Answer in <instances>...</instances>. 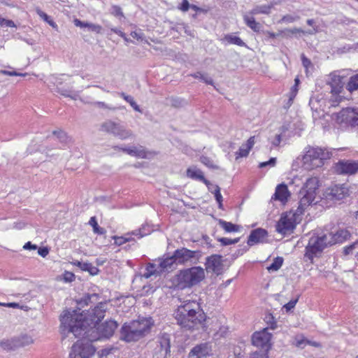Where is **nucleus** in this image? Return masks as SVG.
Returning <instances> with one entry per match:
<instances>
[{
    "instance_id": "obj_64",
    "label": "nucleus",
    "mask_w": 358,
    "mask_h": 358,
    "mask_svg": "<svg viewBox=\"0 0 358 358\" xmlns=\"http://www.w3.org/2000/svg\"><path fill=\"white\" fill-rule=\"evenodd\" d=\"M308 343H310V341L303 338L301 339L296 340V345L299 348H303Z\"/></svg>"
},
{
    "instance_id": "obj_42",
    "label": "nucleus",
    "mask_w": 358,
    "mask_h": 358,
    "mask_svg": "<svg viewBox=\"0 0 358 358\" xmlns=\"http://www.w3.org/2000/svg\"><path fill=\"white\" fill-rule=\"evenodd\" d=\"M159 272L156 269V265L153 263H149L145 268V271L143 276L145 278H149L153 275H157Z\"/></svg>"
},
{
    "instance_id": "obj_23",
    "label": "nucleus",
    "mask_w": 358,
    "mask_h": 358,
    "mask_svg": "<svg viewBox=\"0 0 358 358\" xmlns=\"http://www.w3.org/2000/svg\"><path fill=\"white\" fill-rule=\"evenodd\" d=\"M115 148L122 150L124 152L138 158L145 159L148 157V152L142 145L131 146L129 148L115 146Z\"/></svg>"
},
{
    "instance_id": "obj_59",
    "label": "nucleus",
    "mask_w": 358,
    "mask_h": 358,
    "mask_svg": "<svg viewBox=\"0 0 358 358\" xmlns=\"http://www.w3.org/2000/svg\"><path fill=\"white\" fill-rule=\"evenodd\" d=\"M250 358H268L266 352L255 351L250 355Z\"/></svg>"
},
{
    "instance_id": "obj_17",
    "label": "nucleus",
    "mask_w": 358,
    "mask_h": 358,
    "mask_svg": "<svg viewBox=\"0 0 358 358\" xmlns=\"http://www.w3.org/2000/svg\"><path fill=\"white\" fill-rule=\"evenodd\" d=\"M157 346L155 348L156 352H159L163 358H168L171 356V336L167 333L159 335L157 338Z\"/></svg>"
},
{
    "instance_id": "obj_46",
    "label": "nucleus",
    "mask_w": 358,
    "mask_h": 358,
    "mask_svg": "<svg viewBox=\"0 0 358 358\" xmlns=\"http://www.w3.org/2000/svg\"><path fill=\"white\" fill-rule=\"evenodd\" d=\"M193 4L190 3L188 0H182L178 6V9L183 13L187 12L189 9H192Z\"/></svg>"
},
{
    "instance_id": "obj_12",
    "label": "nucleus",
    "mask_w": 358,
    "mask_h": 358,
    "mask_svg": "<svg viewBox=\"0 0 358 358\" xmlns=\"http://www.w3.org/2000/svg\"><path fill=\"white\" fill-rule=\"evenodd\" d=\"M223 257L221 255L214 254L206 258L205 269L207 273H212L216 275H222L224 271Z\"/></svg>"
},
{
    "instance_id": "obj_1",
    "label": "nucleus",
    "mask_w": 358,
    "mask_h": 358,
    "mask_svg": "<svg viewBox=\"0 0 358 358\" xmlns=\"http://www.w3.org/2000/svg\"><path fill=\"white\" fill-rule=\"evenodd\" d=\"M99 294L86 293L76 300L78 310H66L60 316L63 334L72 333L75 338L94 332V328L104 318L107 310L106 301H99Z\"/></svg>"
},
{
    "instance_id": "obj_36",
    "label": "nucleus",
    "mask_w": 358,
    "mask_h": 358,
    "mask_svg": "<svg viewBox=\"0 0 358 358\" xmlns=\"http://www.w3.org/2000/svg\"><path fill=\"white\" fill-rule=\"evenodd\" d=\"M89 224L92 227L94 234L103 235L106 232L104 228L99 227L95 216H93L90 218Z\"/></svg>"
},
{
    "instance_id": "obj_22",
    "label": "nucleus",
    "mask_w": 358,
    "mask_h": 358,
    "mask_svg": "<svg viewBox=\"0 0 358 358\" xmlns=\"http://www.w3.org/2000/svg\"><path fill=\"white\" fill-rule=\"evenodd\" d=\"M276 231L281 234H286L288 231H293L296 227L294 220L287 215H282L276 224Z\"/></svg>"
},
{
    "instance_id": "obj_61",
    "label": "nucleus",
    "mask_w": 358,
    "mask_h": 358,
    "mask_svg": "<svg viewBox=\"0 0 358 358\" xmlns=\"http://www.w3.org/2000/svg\"><path fill=\"white\" fill-rule=\"evenodd\" d=\"M113 238L115 241V244L117 245H122V244L128 242V240H129V239L124 238V236H113Z\"/></svg>"
},
{
    "instance_id": "obj_20",
    "label": "nucleus",
    "mask_w": 358,
    "mask_h": 358,
    "mask_svg": "<svg viewBox=\"0 0 358 358\" xmlns=\"http://www.w3.org/2000/svg\"><path fill=\"white\" fill-rule=\"evenodd\" d=\"M212 355V347L208 343L195 345L188 354V358H206Z\"/></svg>"
},
{
    "instance_id": "obj_25",
    "label": "nucleus",
    "mask_w": 358,
    "mask_h": 358,
    "mask_svg": "<svg viewBox=\"0 0 358 358\" xmlns=\"http://www.w3.org/2000/svg\"><path fill=\"white\" fill-rule=\"evenodd\" d=\"M316 32H317V27H314L313 29H309L308 31H304L301 28L296 27H294L293 29H285L281 31V34H282V36L287 38H290L293 36L298 38L300 37V35L298 36V34H308L312 35L315 34Z\"/></svg>"
},
{
    "instance_id": "obj_37",
    "label": "nucleus",
    "mask_w": 358,
    "mask_h": 358,
    "mask_svg": "<svg viewBox=\"0 0 358 358\" xmlns=\"http://www.w3.org/2000/svg\"><path fill=\"white\" fill-rule=\"evenodd\" d=\"M346 89L350 92L358 90V73L352 76L349 78L346 85Z\"/></svg>"
},
{
    "instance_id": "obj_56",
    "label": "nucleus",
    "mask_w": 358,
    "mask_h": 358,
    "mask_svg": "<svg viewBox=\"0 0 358 358\" xmlns=\"http://www.w3.org/2000/svg\"><path fill=\"white\" fill-rule=\"evenodd\" d=\"M0 73L10 76H25L27 75V73H17L15 71H10L6 70L0 71Z\"/></svg>"
},
{
    "instance_id": "obj_30",
    "label": "nucleus",
    "mask_w": 358,
    "mask_h": 358,
    "mask_svg": "<svg viewBox=\"0 0 358 358\" xmlns=\"http://www.w3.org/2000/svg\"><path fill=\"white\" fill-rule=\"evenodd\" d=\"M350 237V233L347 229H338L335 233L332 232L333 241H335V244L338 243H343Z\"/></svg>"
},
{
    "instance_id": "obj_24",
    "label": "nucleus",
    "mask_w": 358,
    "mask_h": 358,
    "mask_svg": "<svg viewBox=\"0 0 358 358\" xmlns=\"http://www.w3.org/2000/svg\"><path fill=\"white\" fill-rule=\"evenodd\" d=\"M187 176L194 180H199L203 182L208 187V190H210V187L213 184L207 180L203 172L196 167H189L187 169Z\"/></svg>"
},
{
    "instance_id": "obj_49",
    "label": "nucleus",
    "mask_w": 358,
    "mask_h": 358,
    "mask_svg": "<svg viewBox=\"0 0 358 358\" xmlns=\"http://www.w3.org/2000/svg\"><path fill=\"white\" fill-rule=\"evenodd\" d=\"M299 19L300 16L299 15H285L280 19L279 22L292 23Z\"/></svg>"
},
{
    "instance_id": "obj_11",
    "label": "nucleus",
    "mask_w": 358,
    "mask_h": 358,
    "mask_svg": "<svg viewBox=\"0 0 358 358\" xmlns=\"http://www.w3.org/2000/svg\"><path fill=\"white\" fill-rule=\"evenodd\" d=\"M118 324L115 320H106L101 324H98L94 328V332H96V336H91L92 340L96 341L101 338H110L117 328Z\"/></svg>"
},
{
    "instance_id": "obj_8",
    "label": "nucleus",
    "mask_w": 358,
    "mask_h": 358,
    "mask_svg": "<svg viewBox=\"0 0 358 358\" xmlns=\"http://www.w3.org/2000/svg\"><path fill=\"white\" fill-rule=\"evenodd\" d=\"M338 124H345L352 127H358V108L348 107L334 114Z\"/></svg>"
},
{
    "instance_id": "obj_19",
    "label": "nucleus",
    "mask_w": 358,
    "mask_h": 358,
    "mask_svg": "<svg viewBox=\"0 0 358 358\" xmlns=\"http://www.w3.org/2000/svg\"><path fill=\"white\" fill-rule=\"evenodd\" d=\"M268 233L266 229L263 228H257L252 229L248 237L247 243L249 246H252L259 243H267Z\"/></svg>"
},
{
    "instance_id": "obj_43",
    "label": "nucleus",
    "mask_w": 358,
    "mask_h": 358,
    "mask_svg": "<svg viewBox=\"0 0 358 358\" xmlns=\"http://www.w3.org/2000/svg\"><path fill=\"white\" fill-rule=\"evenodd\" d=\"M52 134L56 136L59 141L63 144H67L69 141V137L67 136L66 133L61 129L55 130L52 131Z\"/></svg>"
},
{
    "instance_id": "obj_2",
    "label": "nucleus",
    "mask_w": 358,
    "mask_h": 358,
    "mask_svg": "<svg viewBox=\"0 0 358 358\" xmlns=\"http://www.w3.org/2000/svg\"><path fill=\"white\" fill-rule=\"evenodd\" d=\"M175 319L177 324L185 330L194 331L201 326L206 331L205 324L207 316L200 304L196 301H187L179 306L176 310Z\"/></svg>"
},
{
    "instance_id": "obj_50",
    "label": "nucleus",
    "mask_w": 358,
    "mask_h": 358,
    "mask_svg": "<svg viewBox=\"0 0 358 358\" xmlns=\"http://www.w3.org/2000/svg\"><path fill=\"white\" fill-rule=\"evenodd\" d=\"M87 31L94 32L96 34H101L102 33V27L99 24H93L92 22H89L87 25Z\"/></svg>"
},
{
    "instance_id": "obj_48",
    "label": "nucleus",
    "mask_w": 358,
    "mask_h": 358,
    "mask_svg": "<svg viewBox=\"0 0 358 358\" xmlns=\"http://www.w3.org/2000/svg\"><path fill=\"white\" fill-rule=\"evenodd\" d=\"M110 13L116 17H124L122 8L117 5H113L110 9Z\"/></svg>"
},
{
    "instance_id": "obj_34",
    "label": "nucleus",
    "mask_w": 358,
    "mask_h": 358,
    "mask_svg": "<svg viewBox=\"0 0 358 358\" xmlns=\"http://www.w3.org/2000/svg\"><path fill=\"white\" fill-rule=\"evenodd\" d=\"M149 234V230L146 231L145 227H143L137 230L133 231L131 233H128L124 236V238L129 239L128 242L134 241V239L131 237L132 235L141 238Z\"/></svg>"
},
{
    "instance_id": "obj_54",
    "label": "nucleus",
    "mask_w": 358,
    "mask_h": 358,
    "mask_svg": "<svg viewBox=\"0 0 358 358\" xmlns=\"http://www.w3.org/2000/svg\"><path fill=\"white\" fill-rule=\"evenodd\" d=\"M275 164H276V158L271 157L269 159V160L259 163V167L261 169L264 168L268 166L272 167V166H274L275 165Z\"/></svg>"
},
{
    "instance_id": "obj_15",
    "label": "nucleus",
    "mask_w": 358,
    "mask_h": 358,
    "mask_svg": "<svg viewBox=\"0 0 358 358\" xmlns=\"http://www.w3.org/2000/svg\"><path fill=\"white\" fill-rule=\"evenodd\" d=\"M325 248L319 239V236H313L305 248L304 257L311 262L317 253L322 252Z\"/></svg>"
},
{
    "instance_id": "obj_9",
    "label": "nucleus",
    "mask_w": 358,
    "mask_h": 358,
    "mask_svg": "<svg viewBox=\"0 0 358 358\" xmlns=\"http://www.w3.org/2000/svg\"><path fill=\"white\" fill-rule=\"evenodd\" d=\"M100 130L110 134L121 140L129 138L133 135L131 130H127L124 126L111 120L103 122L101 124Z\"/></svg>"
},
{
    "instance_id": "obj_35",
    "label": "nucleus",
    "mask_w": 358,
    "mask_h": 358,
    "mask_svg": "<svg viewBox=\"0 0 358 358\" xmlns=\"http://www.w3.org/2000/svg\"><path fill=\"white\" fill-rule=\"evenodd\" d=\"M189 76L194 78L201 80L207 85H213L214 84L213 80L208 76V73H203L200 71H197L196 73H191Z\"/></svg>"
},
{
    "instance_id": "obj_28",
    "label": "nucleus",
    "mask_w": 358,
    "mask_h": 358,
    "mask_svg": "<svg viewBox=\"0 0 358 358\" xmlns=\"http://www.w3.org/2000/svg\"><path fill=\"white\" fill-rule=\"evenodd\" d=\"M73 264L80 268L82 271H87L91 275H96L100 271L97 267L94 266L91 263L76 260L73 262Z\"/></svg>"
},
{
    "instance_id": "obj_3",
    "label": "nucleus",
    "mask_w": 358,
    "mask_h": 358,
    "mask_svg": "<svg viewBox=\"0 0 358 358\" xmlns=\"http://www.w3.org/2000/svg\"><path fill=\"white\" fill-rule=\"evenodd\" d=\"M204 278V269L201 266H192L180 270L173 282L177 289H185L199 285Z\"/></svg>"
},
{
    "instance_id": "obj_53",
    "label": "nucleus",
    "mask_w": 358,
    "mask_h": 358,
    "mask_svg": "<svg viewBox=\"0 0 358 358\" xmlns=\"http://www.w3.org/2000/svg\"><path fill=\"white\" fill-rule=\"evenodd\" d=\"M192 10H194L198 14H199V13L206 14L208 11H210V8L209 6L199 7L195 4H193Z\"/></svg>"
},
{
    "instance_id": "obj_47",
    "label": "nucleus",
    "mask_w": 358,
    "mask_h": 358,
    "mask_svg": "<svg viewBox=\"0 0 358 358\" xmlns=\"http://www.w3.org/2000/svg\"><path fill=\"white\" fill-rule=\"evenodd\" d=\"M203 256V252L201 250H190V257L192 259V262L193 264H196L199 262V259Z\"/></svg>"
},
{
    "instance_id": "obj_52",
    "label": "nucleus",
    "mask_w": 358,
    "mask_h": 358,
    "mask_svg": "<svg viewBox=\"0 0 358 358\" xmlns=\"http://www.w3.org/2000/svg\"><path fill=\"white\" fill-rule=\"evenodd\" d=\"M0 26L8 27H16V24L13 20L6 19L1 16H0Z\"/></svg>"
},
{
    "instance_id": "obj_41",
    "label": "nucleus",
    "mask_w": 358,
    "mask_h": 358,
    "mask_svg": "<svg viewBox=\"0 0 358 358\" xmlns=\"http://www.w3.org/2000/svg\"><path fill=\"white\" fill-rule=\"evenodd\" d=\"M319 239L321 241V243L324 245V247L325 248L329 245H332L335 244V241H333L332 238V232H330L328 234H323L319 236Z\"/></svg>"
},
{
    "instance_id": "obj_51",
    "label": "nucleus",
    "mask_w": 358,
    "mask_h": 358,
    "mask_svg": "<svg viewBox=\"0 0 358 358\" xmlns=\"http://www.w3.org/2000/svg\"><path fill=\"white\" fill-rule=\"evenodd\" d=\"M298 300L299 296L296 299L290 300L288 303L283 306L282 308L285 309L286 312H289L295 307L296 303L298 302Z\"/></svg>"
},
{
    "instance_id": "obj_7",
    "label": "nucleus",
    "mask_w": 358,
    "mask_h": 358,
    "mask_svg": "<svg viewBox=\"0 0 358 358\" xmlns=\"http://www.w3.org/2000/svg\"><path fill=\"white\" fill-rule=\"evenodd\" d=\"M188 262H192L190 250L182 247L176 250L171 255H167L163 258L159 263V266L162 269H168L171 268L173 264L185 265Z\"/></svg>"
},
{
    "instance_id": "obj_13",
    "label": "nucleus",
    "mask_w": 358,
    "mask_h": 358,
    "mask_svg": "<svg viewBox=\"0 0 358 358\" xmlns=\"http://www.w3.org/2000/svg\"><path fill=\"white\" fill-rule=\"evenodd\" d=\"M140 331H137L131 322H124L120 330V339L126 343L136 342L141 340Z\"/></svg>"
},
{
    "instance_id": "obj_18",
    "label": "nucleus",
    "mask_w": 358,
    "mask_h": 358,
    "mask_svg": "<svg viewBox=\"0 0 358 358\" xmlns=\"http://www.w3.org/2000/svg\"><path fill=\"white\" fill-rule=\"evenodd\" d=\"M137 331H140L139 336L142 339L147 336L151 331L154 325V321L152 317H139L138 320L131 321Z\"/></svg>"
},
{
    "instance_id": "obj_39",
    "label": "nucleus",
    "mask_w": 358,
    "mask_h": 358,
    "mask_svg": "<svg viewBox=\"0 0 358 358\" xmlns=\"http://www.w3.org/2000/svg\"><path fill=\"white\" fill-rule=\"evenodd\" d=\"M36 12L38 15L41 17L45 22H46L50 26L53 28L57 27V24L53 21L50 16H49L47 13L41 10L40 8H37L36 9Z\"/></svg>"
},
{
    "instance_id": "obj_14",
    "label": "nucleus",
    "mask_w": 358,
    "mask_h": 358,
    "mask_svg": "<svg viewBox=\"0 0 358 358\" xmlns=\"http://www.w3.org/2000/svg\"><path fill=\"white\" fill-rule=\"evenodd\" d=\"M336 172L340 175H355L358 173V161L352 159H340L335 164Z\"/></svg>"
},
{
    "instance_id": "obj_55",
    "label": "nucleus",
    "mask_w": 358,
    "mask_h": 358,
    "mask_svg": "<svg viewBox=\"0 0 358 358\" xmlns=\"http://www.w3.org/2000/svg\"><path fill=\"white\" fill-rule=\"evenodd\" d=\"M76 276L73 273L65 271L63 274V280L66 282H71L75 280Z\"/></svg>"
},
{
    "instance_id": "obj_58",
    "label": "nucleus",
    "mask_w": 358,
    "mask_h": 358,
    "mask_svg": "<svg viewBox=\"0 0 358 358\" xmlns=\"http://www.w3.org/2000/svg\"><path fill=\"white\" fill-rule=\"evenodd\" d=\"M129 99H127L126 101L128 102L130 106L133 108V109L135 111L141 113V110L140 108V106L136 103V102L134 101V98L131 96L129 98Z\"/></svg>"
},
{
    "instance_id": "obj_62",
    "label": "nucleus",
    "mask_w": 358,
    "mask_h": 358,
    "mask_svg": "<svg viewBox=\"0 0 358 358\" xmlns=\"http://www.w3.org/2000/svg\"><path fill=\"white\" fill-rule=\"evenodd\" d=\"M357 244H358L357 241H356V242H355V243H352V244L345 247L344 249H343V254L345 255H350L352 252V250L355 248V245Z\"/></svg>"
},
{
    "instance_id": "obj_45",
    "label": "nucleus",
    "mask_w": 358,
    "mask_h": 358,
    "mask_svg": "<svg viewBox=\"0 0 358 358\" xmlns=\"http://www.w3.org/2000/svg\"><path fill=\"white\" fill-rule=\"evenodd\" d=\"M217 241L221 243L222 246H227L232 244H236L239 242L240 238H236L234 239L228 238H218Z\"/></svg>"
},
{
    "instance_id": "obj_40",
    "label": "nucleus",
    "mask_w": 358,
    "mask_h": 358,
    "mask_svg": "<svg viewBox=\"0 0 358 358\" xmlns=\"http://www.w3.org/2000/svg\"><path fill=\"white\" fill-rule=\"evenodd\" d=\"M56 92L65 97H69L72 99H76V95H73V91L70 88H64L59 85H57Z\"/></svg>"
},
{
    "instance_id": "obj_31",
    "label": "nucleus",
    "mask_w": 358,
    "mask_h": 358,
    "mask_svg": "<svg viewBox=\"0 0 358 358\" xmlns=\"http://www.w3.org/2000/svg\"><path fill=\"white\" fill-rule=\"evenodd\" d=\"M219 224L226 232H236L241 228L240 225L221 219L219 220Z\"/></svg>"
},
{
    "instance_id": "obj_29",
    "label": "nucleus",
    "mask_w": 358,
    "mask_h": 358,
    "mask_svg": "<svg viewBox=\"0 0 358 358\" xmlns=\"http://www.w3.org/2000/svg\"><path fill=\"white\" fill-rule=\"evenodd\" d=\"M273 6V3H271L269 4L256 6L250 11V14H251L252 15L258 14L268 15L271 13V10Z\"/></svg>"
},
{
    "instance_id": "obj_21",
    "label": "nucleus",
    "mask_w": 358,
    "mask_h": 358,
    "mask_svg": "<svg viewBox=\"0 0 358 358\" xmlns=\"http://www.w3.org/2000/svg\"><path fill=\"white\" fill-rule=\"evenodd\" d=\"M271 338V334L267 332L266 329L262 331H256L252 336V344L262 348H266L268 351V344Z\"/></svg>"
},
{
    "instance_id": "obj_27",
    "label": "nucleus",
    "mask_w": 358,
    "mask_h": 358,
    "mask_svg": "<svg viewBox=\"0 0 358 358\" xmlns=\"http://www.w3.org/2000/svg\"><path fill=\"white\" fill-rule=\"evenodd\" d=\"M255 144V136H251L245 144L242 145L236 152V159L247 157Z\"/></svg>"
},
{
    "instance_id": "obj_10",
    "label": "nucleus",
    "mask_w": 358,
    "mask_h": 358,
    "mask_svg": "<svg viewBox=\"0 0 358 358\" xmlns=\"http://www.w3.org/2000/svg\"><path fill=\"white\" fill-rule=\"evenodd\" d=\"M33 342L31 336L24 334L10 339H3L0 341V347L6 351H13L20 348L25 347Z\"/></svg>"
},
{
    "instance_id": "obj_5",
    "label": "nucleus",
    "mask_w": 358,
    "mask_h": 358,
    "mask_svg": "<svg viewBox=\"0 0 358 358\" xmlns=\"http://www.w3.org/2000/svg\"><path fill=\"white\" fill-rule=\"evenodd\" d=\"M91 334L80 336L82 339L78 340L71 348L69 358H91L95 353L96 349L92 345Z\"/></svg>"
},
{
    "instance_id": "obj_57",
    "label": "nucleus",
    "mask_w": 358,
    "mask_h": 358,
    "mask_svg": "<svg viewBox=\"0 0 358 358\" xmlns=\"http://www.w3.org/2000/svg\"><path fill=\"white\" fill-rule=\"evenodd\" d=\"M213 194H214L215 199L217 202L223 201L222 196L220 193V187L217 185H215V189Z\"/></svg>"
},
{
    "instance_id": "obj_32",
    "label": "nucleus",
    "mask_w": 358,
    "mask_h": 358,
    "mask_svg": "<svg viewBox=\"0 0 358 358\" xmlns=\"http://www.w3.org/2000/svg\"><path fill=\"white\" fill-rule=\"evenodd\" d=\"M243 20L246 25L255 32L260 31L261 24L257 22L253 17H249L247 15L243 16Z\"/></svg>"
},
{
    "instance_id": "obj_60",
    "label": "nucleus",
    "mask_w": 358,
    "mask_h": 358,
    "mask_svg": "<svg viewBox=\"0 0 358 358\" xmlns=\"http://www.w3.org/2000/svg\"><path fill=\"white\" fill-rule=\"evenodd\" d=\"M73 23L75 26L78 27L81 29H87L88 22L82 21L78 18L74 19Z\"/></svg>"
},
{
    "instance_id": "obj_44",
    "label": "nucleus",
    "mask_w": 358,
    "mask_h": 358,
    "mask_svg": "<svg viewBox=\"0 0 358 358\" xmlns=\"http://www.w3.org/2000/svg\"><path fill=\"white\" fill-rule=\"evenodd\" d=\"M187 101L185 99L179 98V97H171L170 98V104L172 107L174 108H182L187 105Z\"/></svg>"
},
{
    "instance_id": "obj_26",
    "label": "nucleus",
    "mask_w": 358,
    "mask_h": 358,
    "mask_svg": "<svg viewBox=\"0 0 358 358\" xmlns=\"http://www.w3.org/2000/svg\"><path fill=\"white\" fill-rule=\"evenodd\" d=\"M289 196L290 193L288 190L287 185L285 183H281L277 185L275 194H273L272 199L280 201L281 202H286Z\"/></svg>"
},
{
    "instance_id": "obj_63",
    "label": "nucleus",
    "mask_w": 358,
    "mask_h": 358,
    "mask_svg": "<svg viewBox=\"0 0 358 358\" xmlns=\"http://www.w3.org/2000/svg\"><path fill=\"white\" fill-rule=\"evenodd\" d=\"M302 65L304 68L308 69L310 66L312 65L311 61L307 58L304 54H302L301 56Z\"/></svg>"
},
{
    "instance_id": "obj_38",
    "label": "nucleus",
    "mask_w": 358,
    "mask_h": 358,
    "mask_svg": "<svg viewBox=\"0 0 358 358\" xmlns=\"http://www.w3.org/2000/svg\"><path fill=\"white\" fill-rule=\"evenodd\" d=\"M284 259L281 257H277L274 258L273 262L267 267V270L269 272L277 271L282 266Z\"/></svg>"
},
{
    "instance_id": "obj_4",
    "label": "nucleus",
    "mask_w": 358,
    "mask_h": 358,
    "mask_svg": "<svg viewBox=\"0 0 358 358\" xmlns=\"http://www.w3.org/2000/svg\"><path fill=\"white\" fill-rule=\"evenodd\" d=\"M331 152L321 148H309L303 157V166L307 169H314L324 165V162L331 157Z\"/></svg>"
},
{
    "instance_id": "obj_33",
    "label": "nucleus",
    "mask_w": 358,
    "mask_h": 358,
    "mask_svg": "<svg viewBox=\"0 0 358 358\" xmlns=\"http://www.w3.org/2000/svg\"><path fill=\"white\" fill-rule=\"evenodd\" d=\"M224 41H226L228 43L237 45L241 47H247V45L243 40L236 36H234L232 34H226L223 38Z\"/></svg>"
},
{
    "instance_id": "obj_16",
    "label": "nucleus",
    "mask_w": 358,
    "mask_h": 358,
    "mask_svg": "<svg viewBox=\"0 0 358 358\" xmlns=\"http://www.w3.org/2000/svg\"><path fill=\"white\" fill-rule=\"evenodd\" d=\"M348 195L349 189L345 184L332 185L325 192L326 199L333 201H340Z\"/></svg>"
},
{
    "instance_id": "obj_6",
    "label": "nucleus",
    "mask_w": 358,
    "mask_h": 358,
    "mask_svg": "<svg viewBox=\"0 0 358 358\" xmlns=\"http://www.w3.org/2000/svg\"><path fill=\"white\" fill-rule=\"evenodd\" d=\"M319 181L316 178H310L307 179L300 190L299 194L302 195L299 201V205L297 209L298 212L302 213L306 207L313 203L317 190L319 187Z\"/></svg>"
}]
</instances>
